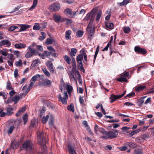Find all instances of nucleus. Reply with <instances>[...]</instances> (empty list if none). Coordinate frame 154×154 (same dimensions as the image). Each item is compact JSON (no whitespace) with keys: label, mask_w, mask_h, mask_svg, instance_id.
Returning <instances> with one entry per match:
<instances>
[{"label":"nucleus","mask_w":154,"mask_h":154,"mask_svg":"<svg viewBox=\"0 0 154 154\" xmlns=\"http://www.w3.org/2000/svg\"><path fill=\"white\" fill-rule=\"evenodd\" d=\"M37 134L38 142L43 147L41 153L42 154H47V151L46 149V144L47 140L46 138L45 134L43 130H40L37 132Z\"/></svg>","instance_id":"1"},{"label":"nucleus","mask_w":154,"mask_h":154,"mask_svg":"<svg viewBox=\"0 0 154 154\" xmlns=\"http://www.w3.org/2000/svg\"><path fill=\"white\" fill-rule=\"evenodd\" d=\"M35 46V43H33L32 45L28 47V51L25 55V57L26 58H30L34 54L35 55H37L38 51H37L35 49L33 48Z\"/></svg>","instance_id":"2"},{"label":"nucleus","mask_w":154,"mask_h":154,"mask_svg":"<svg viewBox=\"0 0 154 154\" xmlns=\"http://www.w3.org/2000/svg\"><path fill=\"white\" fill-rule=\"evenodd\" d=\"M103 133L106 134V135L102 136V138L105 139L108 138H110L111 139L115 138L118 135V132L117 130H116L113 131H110L108 132L104 131Z\"/></svg>","instance_id":"3"},{"label":"nucleus","mask_w":154,"mask_h":154,"mask_svg":"<svg viewBox=\"0 0 154 154\" xmlns=\"http://www.w3.org/2000/svg\"><path fill=\"white\" fill-rule=\"evenodd\" d=\"M64 14L71 18H74L79 14L78 10L75 11H73L71 9L68 8L65 9L64 11Z\"/></svg>","instance_id":"4"},{"label":"nucleus","mask_w":154,"mask_h":154,"mask_svg":"<svg viewBox=\"0 0 154 154\" xmlns=\"http://www.w3.org/2000/svg\"><path fill=\"white\" fill-rule=\"evenodd\" d=\"M22 147L26 151L30 152L33 149L32 144L30 141L27 140L23 143Z\"/></svg>","instance_id":"5"},{"label":"nucleus","mask_w":154,"mask_h":154,"mask_svg":"<svg viewBox=\"0 0 154 154\" xmlns=\"http://www.w3.org/2000/svg\"><path fill=\"white\" fill-rule=\"evenodd\" d=\"M58 98L59 99V101L61 102L63 104H67V100L68 98L67 91H65L63 92V97H62L61 95L60 94L58 95Z\"/></svg>","instance_id":"6"},{"label":"nucleus","mask_w":154,"mask_h":154,"mask_svg":"<svg viewBox=\"0 0 154 154\" xmlns=\"http://www.w3.org/2000/svg\"><path fill=\"white\" fill-rule=\"evenodd\" d=\"M60 4L56 2L50 5L48 9L50 11H57L60 9Z\"/></svg>","instance_id":"7"},{"label":"nucleus","mask_w":154,"mask_h":154,"mask_svg":"<svg viewBox=\"0 0 154 154\" xmlns=\"http://www.w3.org/2000/svg\"><path fill=\"white\" fill-rule=\"evenodd\" d=\"M91 22H92V20H91L87 28V30L89 34L88 37L90 39H91L93 36L94 31V27H92L90 25Z\"/></svg>","instance_id":"8"},{"label":"nucleus","mask_w":154,"mask_h":154,"mask_svg":"<svg viewBox=\"0 0 154 154\" xmlns=\"http://www.w3.org/2000/svg\"><path fill=\"white\" fill-rule=\"evenodd\" d=\"M135 52L138 54H145L146 53V51L144 48H140L139 46H136L134 48Z\"/></svg>","instance_id":"9"},{"label":"nucleus","mask_w":154,"mask_h":154,"mask_svg":"<svg viewBox=\"0 0 154 154\" xmlns=\"http://www.w3.org/2000/svg\"><path fill=\"white\" fill-rule=\"evenodd\" d=\"M46 64L50 71L52 73H53L54 72V68L52 62L50 61H48L46 63Z\"/></svg>","instance_id":"10"},{"label":"nucleus","mask_w":154,"mask_h":154,"mask_svg":"<svg viewBox=\"0 0 154 154\" xmlns=\"http://www.w3.org/2000/svg\"><path fill=\"white\" fill-rule=\"evenodd\" d=\"M11 45V43L8 40H2L0 42V46L2 47L4 45H6V46L9 47Z\"/></svg>","instance_id":"11"},{"label":"nucleus","mask_w":154,"mask_h":154,"mask_svg":"<svg viewBox=\"0 0 154 154\" xmlns=\"http://www.w3.org/2000/svg\"><path fill=\"white\" fill-rule=\"evenodd\" d=\"M51 81L48 80H44L41 82L39 85L42 86H48L51 85Z\"/></svg>","instance_id":"12"},{"label":"nucleus","mask_w":154,"mask_h":154,"mask_svg":"<svg viewBox=\"0 0 154 154\" xmlns=\"http://www.w3.org/2000/svg\"><path fill=\"white\" fill-rule=\"evenodd\" d=\"M20 27L19 31L23 32L26 31L27 29L30 27L31 26L27 24H20Z\"/></svg>","instance_id":"13"},{"label":"nucleus","mask_w":154,"mask_h":154,"mask_svg":"<svg viewBox=\"0 0 154 154\" xmlns=\"http://www.w3.org/2000/svg\"><path fill=\"white\" fill-rule=\"evenodd\" d=\"M97 11L96 8L93 9L89 13L86 15L85 18V20H88L90 19V17L91 16H92Z\"/></svg>","instance_id":"14"},{"label":"nucleus","mask_w":154,"mask_h":154,"mask_svg":"<svg viewBox=\"0 0 154 154\" xmlns=\"http://www.w3.org/2000/svg\"><path fill=\"white\" fill-rule=\"evenodd\" d=\"M53 17L54 20L56 22H59L61 21H62L61 17V16L59 15L54 14Z\"/></svg>","instance_id":"15"},{"label":"nucleus","mask_w":154,"mask_h":154,"mask_svg":"<svg viewBox=\"0 0 154 154\" xmlns=\"http://www.w3.org/2000/svg\"><path fill=\"white\" fill-rule=\"evenodd\" d=\"M5 109L6 111V112L7 116L11 115L13 113V109L11 107H6Z\"/></svg>","instance_id":"16"},{"label":"nucleus","mask_w":154,"mask_h":154,"mask_svg":"<svg viewBox=\"0 0 154 154\" xmlns=\"http://www.w3.org/2000/svg\"><path fill=\"white\" fill-rule=\"evenodd\" d=\"M78 64V69L80 70H81L83 72H85L83 66L82 62V61H77Z\"/></svg>","instance_id":"17"},{"label":"nucleus","mask_w":154,"mask_h":154,"mask_svg":"<svg viewBox=\"0 0 154 154\" xmlns=\"http://www.w3.org/2000/svg\"><path fill=\"white\" fill-rule=\"evenodd\" d=\"M14 46L17 48L22 49L25 48L26 47V45L25 44L19 43L16 44L14 45Z\"/></svg>","instance_id":"18"},{"label":"nucleus","mask_w":154,"mask_h":154,"mask_svg":"<svg viewBox=\"0 0 154 154\" xmlns=\"http://www.w3.org/2000/svg\"><path fill=\"white\" fill-rule=\"evenodd\" d=\"M119 95H111L110 98L111 99L110 101V103H112L116 99L120 98H119Z\"/></svg>","instance_id":"19"},{"label":"nucleus","mask_w":154,"mask_h":154,"mask_svg":"<svg viewBox=\"0 0 154 154\" xmlns=\"http://www.w3.org/2000/svg\"><path fill=\"white\" fill-rule=\"evenodd\" d=\"M68 148L70 154H76V153L74 150L73 147L71 145H69L68 146Z\"/></svg>","instance_id":"20"},{"label":"nucleus","mask_w":154,"mask_h":154,"mask_svg":"<svg viewBox=\"0 0 154 154\" xmlns=\"http://www.w3.org/2000/svg\"><path fill=\"white\" fill-rule=\"evenodd\" d=\"M41 63V61L39 59H35L32 61V65L34 66H35L38 64H40Z\"/></svg>","instance_id":"21"},{"label":"nucleus","mask_w":154,"mask_h":154,"mask_svg":"<svg viewBox=\"0 0 154 154\" xmlns=\"http://www.w3.org/2000/svg\"><path fill=\"white\" fill-rule=\"evenodd\" d=\"M71 33V30H67L65 32V38L66 40L70 39L71 37L70 36Z\"/></svg>","instance_id":"22"},{"label":"nucleus","mask_w":154,"mask_h":154,"mask_svg":"<svg viewBox=\"0 0 154 154\" xmlns=\"http://www.w3.org/2000/svg\"><path fill=\"white\" fill-rule=\"evenodd\" d=\"M8 50L6 48L3 49L0 51V53L5 57H6L8 55Z\"/></svg>","instance_id":"23"},{"label":"nucleus","mask_w":154,"mask_h":154,"mask_svg":"<svg viewBox=\"0 0 154 154\" xmlns=\"http://www.w3.org/2000/svg\"><path fill=\"white\" fill-rule=\"evenodd\" d=\"M26 109V108L25 107L23 106L21 108L20 110H19L18 112L16 114V116H19L21 114L24 112Z\"/></svg>","instance_id":"24"},{"label":"nucleus","mask_w":154,"mask_h":154,"mask_svg":"<svg viewBox=\"0 0 154 154\" xmlns=\"http://www.w3.org/2000/svg\"><path fill=\"white\" fill-rule=\"evenodd\" d=\"M130 0H124L122 2L118 3V4L120 6L125 5L129 3Z\"/></svg>","instance_id":"25"},{"label":"nucleus","mask_w":154,"mask_h":154,"mask_svg":"<svg viewBox=\"0 0 154 154\" xmlns=\"http://www.w3.org/2000/svg\"><path fill=\"white\" fill-rule=\"evenodd\" d=\"M31 83L30 84L29 86L27 88V89L26 91H25V93L24 94L25 95H26L27 94V93L29 91V90L31 89L32 88V87L34 84L35 82H31Z\"/></svg>","instance_id":"26"},{"label":"nucleus","mask_w":154,"mask_h":154,"mask_svg":"<svg viewBox=\"0 0 154 154\" xmlns=\"http://www.w3.org/2000/svg\"><path fill=\"white\" fill-rule=\"evenodd\" d=\"M102 15V11L101 10H99L97 13V16L96 17L95 20L96 21H97L99 20L101 15Z\"/></svg>","instance_id":"27"},{"label":"nucleus","mask_w":154,"mask_h":154,"mask_svg":"<svg viewBox=\"0 0 154 154\" xmlns=\"http://www.w3.org/2000/svg\"><path fill=\"white\" fill-rule=\"evenodd\" d=\"M63 58L68 64H71V60L70 57L67 55H65L63 56Z\"/></svg>","instance_id":"28"},{"label":"nucleus","mask_w":154,"mask_h":154,"mask_svg":"<svg viewBox=\"0 0 154 154\" xmlns=\"http://www.w3.org/2000/svg\"><path fill=\"white\" fill-rule=\"evenodd\" d=\"M80 52H83V57H84V60L83 61V62L84 63H85L86 62L87 60V55L84 49H82L81 50Z\"/></svg>","instance_id":"29"},{"label":"nucleus","mask_w":154,"mask_h":154,"mask_svg":"<svg viewBox=\"0 0 154 154\" xmlns=\"http://www.w3.org/2000/svg\"><path fill=\"white\" fill-rule=\"evenodd\" d=\"M66 88L69 94L70 95L71 93L72 90V87L69 85H67Z\"/></svg>","instance_id":"30"},{"label":"nucleus","mask_w":154,"mask_h":154,"mask_svg":"<svg viewBox=\"0 0 154 154\" xmlns=\"http://www.w3.org/2000/svg\"><path fill=\"white\" fill-rule=\"evenodd\" d=\"M146 88L145 86H140L137 87L135 88V90L138 91H142L143 89H144Z\"/></svg>","instance_id":"31"},{"label":"nucleus","mask_w":154,"mask_h":154,"mask_svg":"<svg viewBox=\"0 0 154 154\" xmlns=\"http://www.w3.org/2000/svg\"><path fill=\"white\" fill-rule=\"evenodd\" d=\"M117 80L121 82H127L126 78L123 76V75H122L120 78L117 79Z\"/></svg>","instance_id":"32"},{"label":"nucleus","mask_w":154,"mask_h":154,"mask_svg":"<svg viewBox=\"0 0 154 154\" xmlns=\"http://www.w3.org/2000/svg\"><path fill=\"white\" fill-rule=\"evenodd\" d=\"M11 100L12 101L14 102L15 103H16L19 101L20 99V97L18 96H16L14 97H12L11 98Z\"/></svg>","instance_id":"33"},{"label":"nucleus","mask_w":154,"mask_h":154,"mask_svg":"<svg viewBox=\"0 0 154 154\" xmlns=\"http://www.w3.org/2000/svg\"><path fill=\"white\" fill-rule=\"evenodd\" d=\"M40 76L39 74H36V75L33 76L31 79L30 81H33L32 82H35L37 80V79Z\"/></svg>","instance_id":"34"},{"label":"nucleus","mask_w":154,"mask_h":154,"mask_svg":"<svg viewBox=\"0 0 154 154\" xmlns=\"http://www.w3.org/2000/svg\"><path fill=\"white\" fill-rule=\"evenodd\" d=\"M106 25L107 28L110 29H112L114 27L113 24L109 22L106 23Z\"/></svg>","instance_id":"35"},{"label":"nucleus","mask_w":154,"mask_h":154,"mask_svg":"<svg viewBox=\"0 0 154 154\" xmlns=\"http://www.w3.org/2000/svg\"><path fill=\"white\" fill-rule=\"evenodd\" d=\"M67 109L69 111H71L72 112H74V106L73 104H71L70 106H68L67 107Z\"/></svg>","instance_id":"36"},{"label":"nucleus","mask_w":154,"mask_h":154,"mask_svg":"<svg viewBox=\"0 0 154 154\" xmlns=\"http://www.w3.org/2000/svg\"><path fill=\"white\" fill-rule=\"evenodd\" d=\"M146 96L142 97L138 100V104L140 106H142L144 102V98L146 97Z\"/></svg>","instance_id":"37"},{"label":"nucleus","mask_w":154,"mask_h":154,"mask_svg":"<svg viewBox=\"0 0 154 154\" xmlns=\"http://www.w3.org/2000/svg\"><path fill=\"white\" fill-rule=\"evenodd\" d=\"M40 24L38 23H35L33 27V29L35 30H38L40 29Z\"/></svg>","instance_id":"38"},{"label":"nucleus","mask_w":154,"mask_h":154,"mask_svg":"<svg viewBox=\"0 0 154 154\" xmlns=\"http://www.w3.org/2000/svg\"><path fill=\"white\" fill-rule=\"evenodd\" d=\"M77 52V50L75 48H72L71 49V55L72 56H75Z\"/></svg>","instance_id":"39"},{"label":"nucleus","mask_w":154,"mask_h":154,"mask_svg":"<svg viewBox=\"0 0 154 154\" xmlns=\"http://www.w3.org/2000/svg\"><path fill=\"white\" fill-rule=\"evenodd\" d=\"M42 36H40L39 38V39L41 41L43 40L46 37V34L45 33L42 32H41Z\"/></svg>","instance_id":"40"},{"label":"nucleus","mask_w":154,"mask_h":154,"mask_svg":"<svg viewBox=\"0 0 154 154\" xmlns=\"http://www.w3.org/2000/svg\"><path fill=\"white\" fill-rule=\"evenodd\" d=\"M81 53V54H79L76 58V60L77 61H82V59L83 58V52H80Z\"/></svg>","instance_id":"41"},{"label":"nucleus","mask_w":154,"mask_h":154,"mask_svg":"<svg viewBox=\"0 0 154 154\" xmlns=\"http://www.w3.org/2000/svg\"><path fill=\"white\" fill-rule=\"evenodd\" d=\"M37 2L38 0H33V5L29 9L30 10H31L35 7L37 4Z\"/></svg>","instance_id":"42"},{"label":"nucleus","mask_w":154,"mask_h":154,"mask_svg":"<svg viewBox=\"0 0 154 154\" xmlns=\"http://www.w3.org/2000/svg\"><path fill=\"white\" fill-rule=\"evenodd\" d=\"M42 71L47 76L50 77V74L49 72L45 68H43L42 69Z\"/></svg>","instance_id":"43"},{"label":"nucleus","mask_w":154,"mask_h":154,"mask_svg":"<svg viewBox=\"0 0 154 154\" xmlns=\"http://www.w3.org/2000/svg\"><path fill=\"white\" fill-rule=\"evenodd\" d=\"M130 127H123L122 128V130L125 133H128L129 132L127 130L130 129Z\"/></svg>","instance_id":"44"},{"label":"nucleus","mask_w":154,"mask_h":154,"mask_svg":"<svg viewBox=\"0 0 154 154\" xmlns=\"http://www.w3.org/2000/svg\"><path fill=\"white\" fill-rule=\"evenodd\" d=\"M46 51H45L42 54H41L39 53L38 52L37 55H38L40 57H41L42 59H44L45 58V56H46Z\"/></svg>","instance_id":"45"},{"label":"nucleus","mask_w":154,"mask_h":154,"mask_svg":"<svg viewBox=\"0 0 154 154\" xmlns=\"http://www.w3.org/2000/svg\"><path fill=\"white\" fill-rule=\"evenodd\" d=\"M14 128V127L13 126H10L8 128L7 131L8 134H11L13 132Z\"/></svg>","instance_id":"46"},{"label":"nucleus","mask_w":154,"mask_h":154,"mask_svg":"<svg viewBox=\"0 0 154 154\" xmlns=\"http://www.w3.org/2000/svg\"><path fill=\"white\" fill-rule=\"evenodd\" d=\"M49 116L47 115L45 117H43L42 119V122L43 124L45 123L48 120Z\"/></svg>","instance_id":"47"},{"label":"nucleus","mask_w":154,"mask_h":154,"mask_svg":"<svg viewBox=\"0 0 154 154\" xmlns=\"http://www.w3.org/2000/svg\"><path fill=\"white\" fill-rule=\"evenodd\" d=\"M123 31L125 33H128L131 31V28L129 27H126L124 28Z\"/></svg>","instance_id":"48"},{"label":"nucleus","mask_w":154,"mask_h":154,"mask_svg":"<svg viewBox=\"0 0 154 154\" xmlns=\"http://www.w3.org/2000/svg\"><path fill=\"white\" fill-rule=\"evenodd\" d=\"M83 34V32L81 30H79L76 32V35L78 37H82Z\"/></svg>","instance_id":"49"},{"label":"nucleus","mask_w":154,"mask_h":154,"mask_svg":"<svg viewBox=\"0 0 154 154\" xmlns=\"http://www.w3.org/2000/svg\"><path fill=\"white\" fill-rule=\"evenodd\" d=\"M126 145H128L131 148H134L136 146V145L135 144L131 142L127 143H126Z\"/></svg>","instance_id":"50"},{"label":"nucleus","mask_w":154,"mask_h":154,"mask_svg":"<svg viewBox=\"0 0 154 154\" xmlns=\"http://www.w3.org/2000/svg\"><path fill=\"white\" fill-rule=\"evenodd\" d=\"M134 153L135 154H142V150L140 148L136 149Z\"/></svg>","instance_id":"51"},{"label":"nucleus","mask_w":154,"mask_h":154,"mask_svg":"<svg viewBox=\"0 0 154 154\" xmlns=\"http://www.w3.org/2000/svg\"><path fill=\"white\" fill-rule=\"evenodd\" d=\"M53 42V41L51 38H48L45 42V43L47 45L51 44Z\"/></svg>","instance_id":"52"},{"label":"nucleus","mask_w":154,"mask_h":154,"mask_svg":"<svg viewBox=\"0 0 154 154\" xmlns=\"http://www.w3.org/2000/svg\"><path fill=\"white\" fill-rule=\"evenodd\" d=\"M7 89L10 90L12 89V87L11 85V83L9 82H8L7 83V85L6 87Z\"/></svg>","instance_id":"53"},{"label":"nucleus","mask_w":154,"mask_h":154,"mask_svg":"<svg viewBox=\"0 0 154 154\" xmlns=\"http://www.w3.org/2000/svg\"><path fill=\"white\" fill-rule=\"evenodd\" d=\"M16 66L18 67H20L22 66V62L21 60H19L18 61H17L15 63Z\"/></svg>","instance_id":"54"},{"label":"nucleus","mask_w":154,"mask_h":154,"mask_svg":"<svg viewBox=\"0 0 154 154\" xmlns=\"http://www.w3.org/2000/svg\"><path fill=\"white\" fill-rule=\"evenodd\" d=\"M18 27L16 26H11L8 29V31H13L14 30L18 28Z\"/></svg>","instance_id":"55"},{"label":"nucleus","mask_w":154,"mask_h":154,"mask_svg":"<svg viewBox=\"0 0 154 154\" xmlns=\"http://www.w3.org/2000/svg\"><path fill=\"white\" fill-rule=\"evenodd\" d=\"M3 110L2 109L0 111V117H2L6 116H7L6 112H3Z\"/></svg>","instance_id":"56"},{"label":"nucleus","mask_w":154,"mask_h":154,"mask_svg":"<svg viewBox=\"0 0 154 154\" xmlns=\"http://www.w3.org/2000/svg\"><path fill=\"white\" fill-rule=\"evenodd\" d=\"M23 123L24 124H25L28 120L27 115L25 114L23 117Z\"/></svg>","instance_id":"57"},{"label":"nucleus","mask_w":154,"mask_h":154,"mask_svg":"<svg viewBox=\"0 0 154 154\" xmlns=\"http://www.w3.org/2000/svg\"><path fill=\"white\" fill-rule=\"evenodd\" d=\"M72 67H73V69L72 70V71H73V69H75L76 68V62L75 61V60L74 59H72Z\"/></svg>","instance_id":"58"},{"label":"nucleus","mask_w":154,"mask_h":154,"mask_svg":"<svg viewBox=\"0 0 154 154\" xmlns=\"http://www.w3.org/2000/svg\"><path fill=\"white\" fill-rule=\"evenodd\" d=\"M79 101L81 104L83 105L84 103V101L83 100V97L80 96L79 97Z\"/></svg>","instance_id":"59"},{"label":"nucleus","mask_w":154,"mask_h":154,"mask_svg":"<svg viewBox=\"0 0 154 154\" xmlns=\"http://www.w3.org/2000/svg\"><path fill=\"white\" fill-rule=\"evenodd\" d=\"M49 123L50 125L51 126H52L54 125V122L53 121V118L52 116H51L49 121Z\"/></svg>","instance_id":"60"},{"label":"nucleus","mask_w":154,"mask_h":154,"mask_svg":"<svg viewBox=\"0 0 154 154\" xmlns=\"http://www.w3.org/2000/svg\"><path fill=\"white\" fill-rule=\"evenodd\" d=\"M119 149L122 151H123L127 150L128 149L127 147L126 146H123L119 147Z\"/></svg>","instance_id":"61"},{"label":"nucleus","mask_w":154,"mask_h":154,"mask_svg":"<svg viewBox=\"0 0 154 154\" xmlns=\"http://www.w3.org/2000/svg\"><path fill=\"white\" fill-rule=\"evenodd\" d=\"M66 21L67 22V23H71V20L69 19H67L65 18H63L62 20V22H63L64 21Z\"/></svg>","instance_id":"62"},{"label":"nucleus","mask_w":154,"mask_h":154,"mask_svg":"<svg viewBox=\"0 0 154 154\" xmlns=\"http://www.w3.org/2000/svg\"><path fill=\"white\" fill-rule=\"evenodd\" d=\"M16 92L14 90H12L9 92V95L10 96V98L11 99L12 98V97L15 94Z\"/></svg>","instance_id":"63"},{"label":"nucleus","mask_w":154,"mask_h":154,"mask_svg":"<svg viewBox=\"0 0 154 154\" xmlns=\"http://www.w3.org/2000/svg\"><path fill=\"white\" fill-rule=\"evenodd\" d=\"M36 48L37 49L39 50L40 51H42L43 50V48L42 46L40 45H36Z\"/></svg>","instance_id":"64"}]
</instances>
